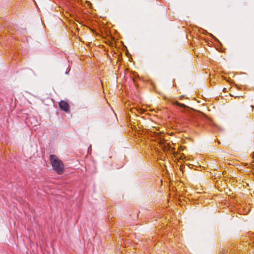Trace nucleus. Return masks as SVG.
Masks as SVG:
<instances>
[{
  "label": "nucleus",
  "mask_w": 254,
  "mask_h": 254,
  "mask_svg": "<svg viewBox=\"0 0 254 254\" xmlns=\"http://www.w3.org/2000/svg\"><path fill=\"white\" fill-rule=\"evenodd\" d=\"M50 163L53 169L59 175L64 173V165L63 162L56 155L50 156Z\"/></svg>",
  "instance_id": "obj_1"
},
{
  "label": "nucleus",
  "mask_w": 254,
  "mask_h": 254,
  "mask_svg": "<svg viewBox=\"0 0 254 254\" xmlns=\"http://www.w3.org/2000/svg\"><path fill=\"white\" fill-rule=\"evenodd\" d=\"M149 133L151 137L155 138V139H152V140L157 141L161 145L164 143V139L163 138L164 133L162 132H158L155 131H150Z\"/></svg>",
  "instance_id": "obj_2"
},
{
  "label": "nucleus",
  "mask_w": 254,
  "mask_h": 254,
  "mask_svg": "<svg viewBox=\"0 0 254 254\" xmlns=\"http://www.w3.org/2000/svg\"><path fill=\"white\" fill-rule=\"evenodd\" d=\"M59 107L62 110H64L65 112H68L69 110L68 104L67 102L64 101H62L60 102Z\"/></svg>",
  "instance_id": "obj_3"
},
{
  "label": "nucleus",
  "mask_w": 254,
  "mask_h": 254,
  "mask_svg": "<svg viewBox=\"0 0 254 254\" xmlns=\"http://www.w3.org/2000/svg\"><path fill=\"white\" fill-rule=\"evenodd\" d=\"M174 104L177 105V106H180L181 107L185 108L186 107V106L183 104H181L177 101H175L173 103Z\"/></svg>",
  "instance_id": "obj_4"
},
{
  "label": "nucleus",
  "mask_w": 254,
  "mask_h": 254,
  "mask_svg": "<svg viewBox=\"0 0 254 254\" xmlns=\"http://www.w3.org/2000/svg\"><path fill=\"white\" fill-rule=\"evenodd\" d=\"M175 149L173 148H172V151L173 152V153H175V151H174Z\"/></svg>",
  "instance_id": "obj_5"
},
{
  "label": "nucleus",
  "mask_w": 254,
  "mask_h": 254,
  "mask_svg": "<svg viewBox=\"0 0 254 254\" xmlns=\"http://www.w3.org/2000/svg\"><path fill=\"white\" fill-rule=\"evenodd\" d=\"M183 147H180V148H179V150H183Z\"/></svg>",
  "instance_id": "obj_6"
},
{
  "label": "nucleus",
  "mask_w": 254,
  "mask_h": 254,
  "mask_svg": "<svg viewBox=\"0 0 254 254\" xmlns=\"http://www.w3.org/2000/svg\"><path fill=\"white\" fill-rule=\"evenodd\" d=\"M14 104L15 105L16 104V99H15V101H14Z\"/></svg>",
  "instance_id": "obj_7"
}]
</instances>
